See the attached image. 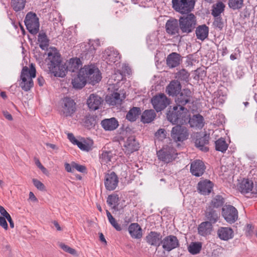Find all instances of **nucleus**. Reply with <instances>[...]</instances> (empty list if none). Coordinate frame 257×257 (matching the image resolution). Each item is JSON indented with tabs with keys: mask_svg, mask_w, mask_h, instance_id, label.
I'll return each instance as SVG.
<instances>
[{
	"mask_svg": "<svg viewBox=\"0 0 257 257\" xmlns=\"http://www.w3.org/2000/svg\"><path fill=\"white\" fill-rule=\"evenodd\" d=\"M118 201V197L117 195H110L107 199V204L110 206H115Z\"/></svg>",
	"mask_w": 257,
	"mask_h": 257,
	"instance_id": "603ef678",
	"label": "nucleus"
},
{
	"mask_svg": "<svg viewBox=\"0 0 257 257\" xmlns=\"http://www.w3.org/2000/svg\"><path fill=\"white\" fill-rule=\"evenodd\" d=\"M88 44L90 50H95L98 47L100 46V42L98 39L90 40Z\"/></svg>",
	"mask_w": 257,
	"mask_h": 257,
	"instance_id": "864d4df0",
	"label": "nucleus"
},
{
	"mask_svg": "<svg viewBox=\"0 0 257 257\" xmlns=\"http://www.w3.org/2000/svg\"><path fill=\"white\" fill-rule=\"evenodd\" d=\"M75 110L74 101L69 97H65L62 100L61 113L66 116L71 115Z\"/></svg>",
	"mask_w": 257,
	"mask_h": 257,
	"instance_id": "2eb2a0df",
	"label": "nucleus"
},
{
	"mask_svg": "<svg viewBox=\"0 0 257 257\" xmlns=\"http://www.w3.org/2000/svg\"><path fill=\"white\" fill-rule=\"evenodd\" d=\"M4 116L7 118V119L11 120H12L13 117L12 115L9 113L7 111H4L3 112Z\"/></svg>",
	"mask_w": 257,
	"mask_h": 257,
	"instance_id": "e2e57ef3",
	"label": "nucleus"
},
{
	"mask_svg": "<svg viewBox=\"0 0 257 257\" xmlns=\"http://www.w3.org/2000/svg\"><path fill=\"white\" fill-rule=\"evenodd\" d=\"M209 135L204 134L203 136L197 138L195 140V146L200 150L206 152L208 151L209 148L207 145L209 144Z\"/></svg>",
	"mask_w": 257,
	"mask_h": 257,
	"instance_id": "412c9836",
	"label": "nucleus"
},
{
	"mask_svg": "<svg viewBox=\"0 0 257 257\" xmlns=\"http://www.w3.org/2000/svg\"><path fill=\"white\" fill-rule=\"evenodd\" d=\"M128 230L132 238L135 239L142 238L143 235L142 229L138 223H131L128 226Z\"/></svg>",
	"mask_w": 257,
	"mask_h": 257,
	"instance_id": "393cba45",
	"label": "nucleus"
},
{
	"mask_svg": "<svg viewBox=\"0 0 257 257\" xmlns=\"http://www.w3.org/2000/svg\"><path fill=\"white\" fill-rule=\"evenodd\" d=\"M179 27L183 33L189 34L192 32L196 25V17L193 14H189L181 16L179 20Z\"/></svg>",
	"mask_w": 257,
	"mask_h": 257,
	"instance_id": "423d86ee",
	"label": "nucleus"
},
{
	"mask_svg": "<svg viewBox=\"0 0 257 257\" xmlns=\"http://www.w3.org/2000/svg\"><path fill=\"white\" fill-rule=\"evenodd\" d=\"M25 24L30 33L32 34H37L39 31V19L36 14L29 12L25 18Z\"/></svg>",
	"mask_w": 257,
	"mask_h": 257,
	"instance_id": "9d476101",
	"label": "nucleus"
},
{
	"mask_svg": "<svg viewBox=\"0 0 257 257\" xmlns=\"http://www.w3.org/2000/svg\"><path fill=\"white\" fill-rule=\"evenodd\" d=\"M101 124L103 128H116L118 126V122L115 117H112L102 120Z\"/></svg>",
	"mask_w": 257,
	"mask_h": 257,
	"instance_id": "72a5a7b5",
	"label": "nucleus"
},
{
	"mask_svg": "<svg viewBox=\"0 0 257 257\" xmlns=\"http://www.w3.org/2000/svg\"><path fill=\"white\" fill-rule=\"evenodd\" d=\"M224 203L223 198L219 195L216 196L211 201L210 206L211 207L218 208L221 206Z\"/></svg>",
	"mask_w": 257,
	"mask_h": 257,
	"instance_id": "09e8293b",
	"label": "nucleus"
},
{
	"mask_svg": "<svg viewBox=\"0 0 257 257\" xmlns=\"http://www.w3.org/2000/svg\"><path fill=\"white\" fill-rule=\"evenodd\" d=\"M84 74L86 81L94 85L101 79V74L97 68L93 66H85L80 69V74Z\"/></svg>",
	"mask_w": 257,
	"mask_h": 257,
	"instance_id": "6e6552de",
	"label": "nucleus"
},
{
	"mask_svg": "<svg viewBox=\"0 0 257 257\" xmlns=\"http://www.w3.org/2000/svg\"><path fill=\"white\" fill-rule=\"evenodd\" d=\"M213 24L215 26L221 29L223 26V23L222 21V19L220 17H217L215 19Z\"/></svg>",
	"mask_w": 257,
	"mask_h": 257,
	"instance_id": "4d7b16f0",
	"label": "nucleus"
},
{
	"mask_svg": "<svg viewBox=\"0 0 257 257\" xmlns=\"http://www.w3.org/2000/svg\"><path fill=\"white\" fill-rule=\"evenodd\" d=\"M82 63L80 59L77 58H71L69 61V69L72 72H75L78 70L80 68L81 69Z\"/></svg>",
	"mask_w": 257,
	"mask_h": 257,
	"instance_id": "ea45409f",
	"label": "nucleus"
},
{
	"mask_svg": "<svg viewBox=\"0 0 257 257\" xmlns=\"http://www.w3.org/2000/svg\"><path fill=\"white\" fill-rule=\"evenodd\" d=\"M141 111V109L139 107H134L127 112L126 117L128 120L134 121L140 114Z\"/></svg>",
	"mask_w": 257,
	"mask_h": 257,
	"instance_id": "58836bf2",
	"label": "nucleus"
},
{
	"mask_svg": "<svg viewBox=\"0 0 257 257\" xmlns=\"http://www.w3.org/2000/svg\"><path fill=\"white\" fill-rule=\"evenodd\" d=\"M215 149L218 151L224 153L228 148V144L226 143L225 139L220 138L215 142Z\"/></svg>",
	"mask_w": 257,
	"mask_h": 257,
	"instance_id": "a19ab883",
	"label": "nucleus"
},
{
	"mask_svg": "<svg viewBox=\"0 0 257 257\" xmlns=\"http://www.w3.org/2000/svg\"><path fill=\"white\" fill-rule=\"evenodd\" d=\"M174 10L180 14L190 13L194 8V0H172Z\"/></svg>",
	"mask_w": 257,
	"mask_h": 257,
	"instance_id": "1a4fd4ad",
	"label": "nucleus"
},
{
	"mask_svg": "<svg viewBox=\"0 0 257 257\" xmlns=\"http://www.w3.org/2000/svg\"><path fill=\"white\" fill-rule=\"evenodd\" d=\"M156 116L155 111L153 109L145 110L141 116V121L144 123H149L153 121Z\"/></svg>",
	"mask_w": 257,
	"mask_h": 257,
	"instance_id": "7c9ffc66",
	"label": "nucleus"
},
{
	"mask_svg": "<svg viewBox=\"0 0 257 257\" xmlns=\"http://www.w3.org/2000/svg\"><path fill=\"white\" fill-rule=\"evenodd\" d=\"M222 215L229 223L235 222L238 219L237 210L230 205H225L222 208Z\"/></svg>",
	"mask_w": 257,
	"mask_h": 257,
	"instance_id": "9b49d317",
	"label": "nucleus"
},
{
	"mask_svg": "<svg viewBox=\"0 0 257 257\" xmlns=\"http://www.w3.org/2000/svg\"><path fill=\"white\" fill-rule=\"evenodd\" d=\"M225 5L222 2H218L216 5H213L212 15L217 17L219 16L224 10Z\"/></svg>",
	"mask_w": 257,
	"mask_h": 257,
	"instance_id": "79ce46f5",
	"label": "nucleus"
},
{
	"mask_svg": "<svg viewBox=\"0 0 257 257\" xmlns=\"http://www.w3.org/2000/svg\"><path fill=\"white\" fill-rule=\"evenodd\" d=\"M45 61L49 71L54 76L61 77L65 76L67 68L62 64L61 55L55 48L48 50V57Z\"/></svg>",
	"mask_w": 257,
	"mask_h": 257,
	"instance_id": "f03ea898",
	"label": "nucleus"
},
{
	"mask_svg": "<svg viewBox=\"0 0 257 257\" xmlns=\"http://www.w3.org/2000/svg\"><path fill=\"white\" fill-rule=\"evenodd\" d=\"M212 229V225L211 222L206 221L201 223L198 227L199 233L203 236L210 234Z\"/></svg>",
	"mask_w": 257,
	"mask_h": 257,
	"instance_id": "473e14b6",
	"label": "nucleus"
},
{
	"mask_svg": "<svg viewBox=\"0 0 257 257\" xmlns=\"http://www.w3.org/2000/svg\"><path fill=\"white\" fill-rule=\"evenodd\" d=\"M181 85L178 80L171 81L166 88V92L170 96L177 95L181 91Z\"/></svg>",
	"mask_w": 257,
	"mask_h": 257,
	"instance_id": "a878e982",
	"label": "nucleus"
},
{
	"mask_svg": "<svg viewBox=\"0 0 257 257\" xmlns=\"http://www.w3.org/2000/svg\"><path fill=\"white\" fill-rule=\"evenodd\" d=\"M60 247L65 251L71 254H75L76 253V251L74 249L70 247L64 243L60 244Z\"/></svg>",
	"mask_w": 257,
	"mask_h": 257,
	"instance_id": "5fc2aeb1",
	"label": "nucleus"
},
{
	"mask_svg": "<svg viewBox=\"0 0 257 257\" xmlns=\"http://www.w3.org/2000/svg\"><path fill=\"white\" fill-rule=\"evenodd\" d=\"M106 101L110 105H115L121 104L122 99L120 97L119 93L115 92L109 96H107L106 97Z\"/></svg>",
	"mask_w": 257,
	"mask_h": 257,
	"instance_id": "c9c22d12",
	"label": "nucleus"
},
{
	"mask_svg": "<svg viewBox=\"0 0 257 257\" xmlns=\"http://www.w3.org/2000/svg\"><path fill=\"white\" fill-rule=\"evenodd\" d=\"M167 136L166 130H158V131L155 134V140L162 141Z\"/></svg>",
	"mask_w": 257,
	"mask_h": 257,
	"instance_id": "3c124183",
	"label": "nucleus"
},
{
	"mask_svg": "<svg viewBox=\"0 0 257 257\" xmlns=\"http://www.w3.org/2000/svg\"><path fill=\"white\" fill-rule=\"evenodd\" d=\"M102 57L107 63L111 64L118 62L120 59V55L116 50L110 48L104 51Z\"/></svg>",
	"mask_w": 257,
	"mask_h": 257,
	"instance_id": "ddd939ff",
	"label": "nucleus"
},
{
	"mask_svg": "<svg viewBox=\"0 0 257 257\" xmlns=\"http://www.w3.org/2000/svg\"><path fill=\"white\" fill-rule=\"evenodd\" d=\"M67 138L73 145L77 146L82 151L88 152L92 149L93 144L92 140L81 137L76 138L72 133H68Z\"/></svg>",
	"mask_w": 257,
	"mask_h": 257,
	"instance_id": "0eeeda50",
	"label": "nucleus"
},
{
	"mask_svg": "<svg viewBox=\"0 0 257 257\" xmlns=\"http://www.w3.org/2000/svg\"><path fill=\"white\" fill-rule=\"evenodd\" d=\"M195 33L197 38L203 41L208 36L209 28L205 25H200L197 27Z\"/></svg>",
	"mask_w": 257,
	"mask_h": 257,
	"instance_id": "c756f323",
	"label": "nucleus"
},
{
	"mask_svg": "<svg viewBox=\"0 0 257 257\" xmlns=\"http://www.w3.org/2000/svg\"><path fill=\"white\" fill-rule=\"evenodd\" d=\"M181 61V55L176 52H173L167 56L166 64L169 68H173L178 66Z\"/></svg>",
	"mask_w": 257,
	"mask_h": 257,
	"instance_id": "5701e85b",
	"label": "nucleus"
},
{
	"mask_svg": "<svg viewBox=\"0 0 257 257\" xmlns=\"http://www.w3.org/2000/svg\"><path fill=\"white\" fill-rule=\"evenodd\" d=\"M36 71L32 63L29 68L27 66L23 68L20 76V86L23 90L28 91L33 87V78L36 77Z\"/></svg>",
	"mask_w": 257,
	"mask_h": 257,
	"instance_id": "20e7f679",
	"label": "nucleus"
},
{
	"mask_svg": "<svg viewBox=\"0 0 257 257\" xmlns=\"http://www.w3.org/2000/svg\"><path fill=\"white\" fill-rule=\"evenodd\" d=\"M37 81H38V83L39 84V85L40 86H42L44 85V83H45V80L43 78V77H39L37 79Z\"/></svg>",
	"mask_w": 257,
	"mask_h": 257,
	"instance_id": "338daca9",
	"label": "nucleus"
},
{
	"mask_svg": "<svg viewBox=\"0 0 257 257\" xmlns=\"http://www.w3.org/2000/svg\"><path fill=\"white\" fill-rule=\"evenodd\" d=\"M154 108L157 111L165 109L169 104V99L163 93L154 96L151 100Z\"/></svg>",
	"mask_w": 257,
	"mask_h": 257,
	"instance_id": "f8f14e48",
	"label": "nucleus"
},
{
	"mask_svg": "<svg viewBox=\"0 0 257 257\" xmlns=\"http://www.w3.org/2000/svg\"><path fill=\"white\" fill-rule=\"evenodd\" d=\"M97 116L95 115L86 116L84 119V125L89 128L94 127L97 124Z\"/></svg>",
	"mask_w": 257,
	"mask_h": 257,
	"instance_id": "e433bc0d",
	"label": "nucleus"
},
{
	"mask_svg": "<svg viewBox=\"0 0 257 257\" xmlns=\"http://www.w3.org/2000/svg\"><path fill=\"white\" fill-rule=\"evenodd\" d=\"M189 123L191 127L202 128L205 123L204 119L200 114L193 115L190 118Z\"/></svg>",
	"mask_w": 257,
	"mask_h": 257,
	"instance_id": "cd10ccee",
	"label": "nucleus"
},
{
	"mask_svg": "<svg viewBox=\"0 0 257 257\" xmlns=\"http://www.w3.org/2000/svg\"><path fill=\"white\" fill-rule=\"evenodd\" d=\"M26 0H12L11 5L16 12L20 11L24 9Z\"/></svg>",
	"mask_w": 257,
	"mask_h": 257,
	"instance_id": "37998d69",
	"label": "nucleus"
},
{
	"mask_svg": "<svg viewBox=\"0 0 257 257\" xmlns=\"http://www.w3.org/2000/svg\"><path fill=\"white\" fill-rule=\"evenodd\" d=\"M175 101L176 105L169 110L168 119L174 124H183L187 119L188 111L184 106L193 101V93L188 88L183 89L176 95Z\"/></svg>",
	"mask_w": 257,
	"mask_h": 257,
	"instance_id": "f257e3e1",
	"label": "nucleus"
},
{
	"mask_svg": "<svg viewBox=\"0 0 257 257\" xmlns=\"http://www.w3.org/2000/svg\"><path fill=\"white\" fill-rule=\"evenodd\" d=\"M253 183L248 179H243L239 184L238 189L242 193H247L252 190Z\"/></svg>",
	"mask_w": 257,
	"mask_h": 257,
	"instance_id": "2f4dec72",
	"label": "nucleus"
},
{
	"mask_svg": "<svg viewBox=\"0 0 257 257\" xmlns=\"http://www.w3.org/2000/svg\"><path fill=\"white\" fill-rule=\"evenodd\" d=\"M166 31L169 35H175L179 33V24L177 19L172 18L168 20L165 25Z\"/></svg>",
	"mask_w": 257,
	"mask_h": 257,
	"instance_id": "a211bd4d",
	"label": "nucleus"
},
{
	"mask_svg": "<svg viewBox=\"0 0 257 257\" xmlns=\"http://www.w3.org/2000/svg\"><path fill=\"white\" fill-rule=\"evenodd\" d=\"M219 215V214L211 206H209L206 209L205 216L211 223L216 222L218 220Z\"/></svg>",
	"mask_w": 257,
	"mask_h": 257,
	"instance_id": "f704fd0d",
	"label": "nucleus"
},
{
	"mask_svg": "<svg viewBox=\"0 0 257 257\" xmlns=\"http://www.w3.org/2000/svg\"><path fill=\"white\" fill-rule=\"evenodd\" d=\"M29 199L34 202H37L38 201L37 198L32 192H30L29 193Z\"/></svg>",
	"mask_w": 257,
	"mask_h": 257,
	"instance_id": "69168bd1",
	"label": "nucleus"
},
{
	"mask_svg": "<svg viewBox=\"0 0 257 257\" xmlns=\"http://www.w3.org/2000/svg\"><path fill=\"white\" fill-rule=\"evenodd\" d=\"M205 170L203 162L200 160H195L191 164L190 171L194 176L199 177L202 176Z\"/></svg>",
	"mask_w": 257,
	"mask_h": 257,
	"instance_id": "6ab92c4d",
	"label": "nucleus"
},
{
	"mask_svg": "<svg viewBox=\"0 0 257 257\" xmlns=\"http://www.w3.org/2000/svg\"><path fill=\"white\" fill-rule=\"evenodd\" d=\"M213 184L209 180H203L198 184V189L199 192L203 195L209 194L212 189Z\"/></svg>",
	"mask_w": 257,
	"mask_h": 257,
	"instance_id": "bb28decb",
	"label": "nucleus"
},
{
	"mask_svg": "<svg viewBox=\"0 0 257 257\" xmlns=\"http://www.w3.org/2000/svg\"><path fill=\"white\" fill-rule=\"evenodd\" d=\"M39 46L43 50H45L48 46V40L45 34H40L38 36Z\"/></svg>",
	"mask_w": 257,
	"mask_h": 257,
	"instance_id": "a18cd8bd",
	"label": "nucleus"
},
{
	"mask_svg": "<svg viewBox=\"0 0 257 257\" xmlns=\"http://www.w3.org/2000/svg\"><path fill=\"white\" fill-rule=\"evenodd\" d=\"M118 177L114 172H111L105 175L104 184L106 190L113 191L115 189L118 184Z\"/></svg>",
	"mask_w": 257,
	"mask_h": 257,
	"instance_id": "4468645a",
	"label": "nucleus"
},
{
	"mask_svg": "<svg viewBox=\"0 0 257 257\" xmlns=\"http://www.w3.org/2000/svg\"><path fill=\"white\" fill-rule=\"evenodd\" d=\"M8 220V221H9V223H10V227L11 228H13L15 226V225H14V222L11 216V215H10L9 216H8L7 218H6Z\"/></svg>",
	"mask_w": 257,
	"mask_h": 257,
	"instance_id": "0e129e2a",
	"label": "nucleus"
},
{
	"mask_svg": "<svg viewBox=\"0 0 257 257\" xmlns=\"http://www.w3.org/2000/svg\"><path fill=\"white\" fill-rule=\"evenodd\" d=\"M106 215L108 218V221L111 225L117 230L120 231L121 227L120 224H119L115 219L112 216L111 213L106 210Z\"/></svg>",
	"mask_w": 257,
	"mask_h": 257,
	"instance_id": "c03bdc74",
	"label": "nucleus"
},
{
	"mask_svg": "<svg viewBox=\"0 0 257 257\" xmlns=\"http://www.w3.org/2000/svg\"><path fill=\"white\" fill-rule=\"evenodd\" d=\"M32 181L34 186L38 189L41 191H44L45 190V185L41 181L36 179H33Z\"/></svg>",
	"mask_w": 257,
	"mask_h": 257,
	"instance_id": "6e6d98bb",
	"label": "nucleus"
},
{
	"mask_svg": "<svg viewBox=\"0 0 257 257\" xmlns=\"http://www.w3.org/2000/svg\"><path fill=\"white\" fill-rule=\"evenodd\" d=\"M189 136L187 130H172L171 137L175 142H183Z\"/></svg>",
	"mask_w": 257,
	"mask_h": 257,
	"instance_id": "b1692460",
	"label": "nucleus"
},
{
	"mask_svg": "<svg viewBox=\"0 0 257 257\" xmlns=\"http://www.w3.org/2000/svg\"><path fill=\"white\" fill-rule=\"evenodd\" d=\"M163 248L170 251L179 245V242L176 236L170 235L165 237L161 241Z\"/></svg>",
	"mask_w": 257,
	"mask_h": 257,
	"instance_id": "dca6fc26",
	"label": "nucleus"
},
{
	"mask_svg": "<svg viewBox=\"0 0 257 257\" xmlns=\"http://www.w3.org/2000/svg\"><path fill=\"white\" fill-rule=\"evenodd\" d=\"M6 219V217L0 216V226L6 230L8 229V224Z\"/></svg>",
	"mask_w": 257,
	"mask_h": 257,
	"instance_id": "13d9d810",
	"label": "nucleus"
},
{
	"mask_svg": "<svg viewBox=\"0 0 257 257\" xmlns=\"http://www.w3.org/2000/svg\"><path fill=\"white\" fill-rule=\"evenodd\" d=\"M190 74L184 69H183L177 73L176 77L181 81L188 82L189 81Z\"/></svg>",
	"mask_w": 257,
	"mask_h": 257,
	"instance_id": "de8ad7c7",
	"label": "nucleus"
},
{
	"mask_svg": "<svg viewBox=\"0 0 257 257\" xmlns=\"http://www.w3.org/2000/svg\"><path fill=\"white\" fill-rule=\"evenodd\" d=\"M86 81L84 74H80V69L77 77L72 79V84L75 89H81L85 85Z\"/></svg>",
	"mask_w": 257,
	"mask_h": 257,
	"instance_id": "c85d7f7f",
	"label": "nucleus"
},
{
	"mask_svg": "<svg viewBox=\"0 0 257 257\" xmlns=\"http://www.w3.org/2000/svg\"><path fill=\"white\" fill-rule=\"evenodd\" d=\"M219 238L223 240H228L233 238L234 234L232 229L228 227H220L217 230Z\"/></svg>",
	"mask_w": 257,
	"mask_h": 257,
	"instance_id": "4be33fe9",
	"label": "nucleus"
},
{
	"mask_svg": "<svg viewBox=\"0 0 257 257\" xmlns=\"http://www.w3.org/2000/svg\"><path fill=\"white\" fill-rule=\"evenodd\" d=\"M221 55L222 56L225 55L228 53V50L226 46L223 47L221 50Z\"/></svg>",
	"mask_w": 257,
	"mask_h": 257,
	"instance_id": "774afa93",
	"label": "nucleus"
},
{
	"mask_svg": "<svg viewBox=\"0 0 257 257\" xmlns=\"http://www.w3.org/2000/svg\"><path fill=\"white\" fill-rule=\"evenodd\" d=\"M162 235L160 233L151 231L146 236L147 242L152 246H159L162 241Z\"/></svg>",
	"mask_w": 257,
	"mask_h": 257,
	"instance_id": "aec40b11",
	"label": "nucleus"
},
{
	"mask_svg": "<svg viewBox=\"0 0 257 257\" xmlns=\"http://www.w3.org/2000/svg\"><path fill=\"white\" fill-rule=\"evenodd\" d=\"M73 167L74 169L80 172H84L86 170V167L84 166L79 165L75 163H73Z\"/></svg>",
	"mask_w": 257,
	"mask_h": 257,
	"instance_id": "bf43d9fd",
	"label": "nucleus"
},
{
	"mask_svg": "<svg viewBox=\"0 0 257 257\" xmlns=\"http://www.w3.org/2000/svg\"><path fill=\"white\" fill-rule=\"evenodd\" d=\"M0 213L2 215V217H4L6 218H7L8 216H9L10 215V214L4 208V207L1 205H0Z\"/></svg>",
	"mask_w": 257,
	"mask_h": 257,
	"instance_id": "052dcab7",
	"label": "nucleus"
},
{
	"mask_svg": "<svg viewBox=\"0 0 257 257\" xmlns=\"http://www.w3.org/2000/svg\"><path fill=\"white\" fill-rule=\"evenodd\" d=\"M202 243L200 242H192L188 246L189 252L192 254L199 253L202 248Z\"/></svg>",
	"mask_w": 257,
	"mask_h": 257,
	"instance_id": "4c0bfd02",
	"label": "nucleus"
},
{
	"mask_svg": "<svg viewBox=\"0 0 257 257\" xmlns=\"http://www.w3.org/2000/svg\"><path fill=\"white\" fill-rule=\"evenodd\" d=\"M118 141L121 144L123 142V150L126 154L137 151L140 148L139 143L132 135V130H121L118 136Z\"/></svg>",
	"mask_w": 257,
	"mask_h": 257,
	"instance_id": "7ed1b4c3",
	"label": "nucleus"
},
{
	"mask_svg": "<svg viewBox=\"0 0 257 257\" xmlns=\"http://www.w3.org/2000/svg\"><path fill=\"white\" fill-rule=\"evenodd\" d=\"M157 154L159 159L166 163L172 162L178 155L176 150L171 143L164 146L162 149L157 152Z\"/></svg>",
	"mask_w": 257,
	"mask_h": 257,
	"instance_id": "39448f33",
	"label": "nucleus"
},
{
	"mask_svg": "<svg viewBox=\"0 0 257 257\" xmlns=\"http://www.w3.org/2000/svg\"><path fill=\"white\" fill-rule=\"evenodd\" d=\"M103 101V99L96 94H91L87 99L86 104L91 110H96L99 108Z\"/></svg>",
	"mask_w": 257,
	"mask_h": 257,
	"instance_id": "f3484780",
	"label": "nucleus"
},
{
	"mask_svg": "<svg viewBox=\"0 0 257 257\" xmlns=\"http://www.w3.org/2000/svg\"><path fill=\"white\" fill-rule=\"evenodd\" d=\"M243 0H229V7L233 9H240L243 6Z\"/></svg>",
	"mask_w": 257,
	"mask_h": 257,
	"instance_id": "8fccbe9b",
	"label": "nucleus"
},
{
	"mask_svg": "<svg viewBox=\"0 0 257 257\" xmlns=\"http://www.w3.org/2000/svg\"><path fill=\"white\" fill-rule=\"evenodd\" d=\"M65 169L68 172H73L74 171V168L73 167V165L71 166L69 163H65Z\"/></svg>",
	"mask_w": 257,
	"mask_h": 257,
	"instance_id": "680f3d73",
	"label": "nucleus"
},
{
	"mask_svg": "<svg viewBox=\"0 0 257 257\" xmlns=\"http://www.w3.org/2000/svg\"><path fill=\"white\" fill-rule=\"evenodd\" d=\"M113 158V154L110 151L103 152L101 154V162L104 164H109Z\"/></svg>",
	"mask_w": 257,
	"mask_h": 257,
	"instance_id": "49530a36",
	"label": "nucleus"
}]
</instances>
